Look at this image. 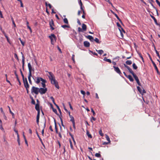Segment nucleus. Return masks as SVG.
Segmentation results:
<instances>
[{"instance_id":"nucleus-1","label":"nucleus","mask_w":160,"mask_h":160,"mask_svg":"<svg viewBox=\"0 0 160 160\" xmlns=\"http://www.w3.org/2000/svg\"><path fill=\"white\" fill-rule=\"evenodd\" d=\"M49 76H48L49 79L51 81V83L52 84H54L56 88L58 89H59V86L58 83L56 80L55 77L53 74L51 72H48Z\"/></svg>"},{"instance_id":"nucleus-2","label":"nucleus","mask_w":160,"mask_h":160,"mask_svg":"<svg viewBox=\"0 0 160 160\" xmlns=\"http://www.w3.org/2000/svg\"><path fill=\"white\" fill-rule=\"evenodd\" d=\"M39 88L36 87L34 86H33L31 89V92L32 93H34L36 95H38L39 92Z\"/></svg>"},{"instance_id":"nucleus-3","label":"nucleus","mask_w":160,"mask_h":160,"mask_svg":"<svg viewBox=\"0 0 160 160\" xmlns=\"http://www.w3.org/2000/svg\"><path fill=\"white\" fill-rule=\"evenodd\" d=\"M148 56L151 60V61L154 67L155 68V70L157 71V72L158 74H159V71L158 70V68H157V66L156 65V64H155V63L152 60L150 55V54L148 53Z\"/></svg>"},{"instance_id":"nucleus-4","label":"nucleus","mask_w":160,"mask_h":160,"mask_svg":"<svg viewBox=\"0 0 160 160\" xmlns=\"http://www.w3.org/2000/svg\"><path fill=\"white\" fill-rule=\"evenodd\" d=\"M39 92L41 94H43L46 93L47 91V88H39Z\"/></svg>"},{"instance_id":"nucleus-5","label":"nucleus","mask_w":160,"mask_h":160,"mask_svg":"<svg viewBox=\"0 0 160 160\" xmlns=\"http://www.w3.org/2000/svg\"><path fill=\"white\" fill-rule=\"evenodd\" d=\"M133 78H134L135 80H136V81L137 82L138 85L139 86H141V85L140 82L138 78V77L134 73H133L132 74Z\"/></svg>"},{"instance_id":"nucleus-6","label":"nucleus","mask_w":160,"mask_h":160,"mask_svg":"<svg viewBox=\"0 0 160 160\" xmlns=\"http://www.w3.org/2000/svg\"><path fill=\"white\" fill-rule=\"evenodd\" d=\"M28 68L29 74L28 77V79L31 78V77H32L31 70V65L30 63H28Z\"/></svg>"},{"instance_id":"nucleus-7","label":"nucleus","mask_w":160,"mask_h":160,"mask_svg":"<svg viewBox=\"0 0 160 160\" xmlns=\"http://www.w3.org/2000/svg\"><path fill=\"white\" fill-rule=\"evenodd\" d=\"M49 38L51 39V44L53 45L54 44L53 43V38H54L55 40L56 39V37L54 34H51L50 36H49Z\"/></svg>"},{"instance_id":"nucleus-8","label":"nucleus","mask_w":160,"mask_h":160,"mask_svg":"<svg viewBox=\"0 0 160 160\" xmlns=\"http://www.w3.org/2000/svg\"><path fill=\"white\" fill-rule=\"evenodd\" d=\"M113 67L114 68L115 71L118 73L120 75H121L122 74V73L119 69V68L117 67H116L115 66H113Z\"/></svg>"},{"instance_id":"nucleus-9","label":"nucleus","mask_w":160,"mask_h":160,"mask_svg":"<svg viewBox=\"0 0 160 160\" xmlns=\"http://www.w3.org/2000/svg\"><path fill=\"white\" fill-rule=\"evenodd\" d=\"M49 24L51 30H54L55 29V28L53 27V26H54V22L52 19H51V21H50L49 22Z\"/></svg>"},{"instance_id":"nucleus-10","label":"nucleus","mask_w":160,"mask_h":160,"mask_svg":"<svg viewBox=\"0 0 160 160\" xmlns=\"http://www.w3.org/2000/svg\"><path fill=\"white\" fill-rule=\"evenodd\" d=\"M124 67L126 68L129 71V72L132 75L134 73L133 72L132 70V69L128 66L126 64H124Z\"/></svg>"},{"instance_id":"nucleus-11","label":"nucleus","mask_w":160,"mask_h":160,"mask_svg":"<svg viewBox=\"0 0 160 160\" xmlns=\"http://www.w3.org/2000/svg\"><path fill=\"white\" fill-rule=\"evenodd\" d=\"M21 53L22 55V67L23 69L24 70V61H25V58L23 54L22 53V52H21Z\"/></svg>"},{"instance_id":"nucleus-12","label":"nucleus","mask_w":160,"mask_h":160,"mask_svg":"<svg viewBox=\"0 0 160 160\" xmlns=\"http://www.w3.org/2000/svg\"><path fill=\"white\" fill-rule=\"evenodd\" d=\"M36 133L37 135V136H38V138H39L42 144V145H43V146L45 148V145H44V144H43L42 141V140L41 139V138L40 137L37 131V130H36Z\"/></svg>"},{"instance_id":"nucleus-13","label":"nucleus","mask_w":160,"mask_h":160,"mask_svg":"<svg viewBox=\"0 0 160 160\" xmlns=\"http://www.w3.org/2000/svg\"><path fill=\"white\" fill-rule=\"evenodd\" d=\"M83 44L84 46L88 48L90 46V43L88 41H84L83 42Z\"/></svg>"},{"instance_id":"nucleus-14","label":"nucleus","mask_w":160,"mask_h":160,"mask_svg":"<svg viewBox=\"0 0 160 160\" xmlns=\"http://www.w3.org/2000/svg\"><path fill=\"white\" fill-rule=\"evenodd\" d=\"M52 110L57 115H59L57 113V110L56 109H55L53 108L52 105L51 103L50 104Z\"/></svg>"},{"instance_id":"nucleus-15","label":"nucleus","mask_w":160,"mask_h":160,"mask_svg":"<svg viewBox=\"0 0 160 160\" xmlns=\"http://www.w3.org/2000/svg\"><path fill=\"white\" fill-rule=\"evenodd\" d=\"M85 37L88 39H89L92 42L94 41L93 38L92 36L88 35V36H85Z\"/></svg>"},{"instance_id":"nucleus-16","label":"nucleus","mask_w":160,"mask_h":160,"mask_svg":"<svg viewBox=\"0 0 160 160\" xmlns=\"http://www.w3.org/2000/svg\"><path fill=\"white\" fill-rule=\"evenodd\" d=\"M35 108L38 112L39 111L40 112L39 104H36L35 105Z\"/></svg>"},{"instance_id":"nucleus-17","label":"nucleus","mask_w":160,"mask_h":160,"mask_svg":"<svg viewBox=\"0 0 160 160\" xmlns=\"http://www.w3.org/2000/svg\"><path fill=\"white\" fill-rule=\"evenodd\" d=\"M82 29L83 31H86L87 30V26L84 23L82 24Z\"/></svg>"},{"instance_id":"nucleus-18","label":"nucleus","mask_w":160,"mask_h":160,"mask_svg":"<svg viewBox=\"0 0 160 160\" xmlns=\"http://www.w3.org/2000/svg\"><path fill=\"white\" fill-rule=\"evenodd\" d=\"M54 123H55V128L56 132V133H58V128H57V125H56V120L55 118H54Z\"/></svg>"},{"instance_id":"nucleus-19","label":"nucleus","mask_w":160,"mask_h":160,"mask_svg":"<svg viewBox=\"0 0 160 160\" xmlns=\"http://www.w3.org/2000/svg\"><path fill=\"white\" fill-rule=\"evenodd\" d=\"M23 81L24 87L25 86V85H27L28 84L27 78H25L23 80Z\"/></svg>"},{"instance_id":"nucleus-20","label":"nucleus","mask_w":160,"mask_h":160,"mask_svg":"<svg viewBox=\"0 0 160 160\" xmlns=\"http://www.w3.org/2000/svg\"><path fill=\"white\" fill-rule=\"evenodd\" d=\"M127 78H128L130 81L131 82H133L134 81V79L132 78V76L131 75H128V76L127 77Z\"/></svg>"},{"instance_id":"nucleus-21","label":"nucleus","mask_w":160,"mask_h":160,"mask_svg":"<svg viewBox=\"0 0 160 160\" xmlns=\"http://www.w3.org/2000/svg\"><path fill=\"white\" fill-rule=\"evenodd\" d=\"M56 107V108H57L58 109V110L59 112V113L60 114H62V112H61V111L59 107L58 106V105H57L56 103L55 102L54 103H53Z\"/></svg>"},{"instance_id":"nucleus-22","label":"nucleus","mask_w":160,"mask_h":160,"mask_svg":"<svg viewBox=\"0 0 160 160\" xmlns=\"http://www.w3.org/2000/svg\"><path fill=\"white\" fill-rule=\"evenodd\" d=\"M150 16L153 19L155 24L156 25H158V22H157V20L154 17L151 15H150Z\"/></svg>"},{"instance_id":"nucleus-23","label":"nucleus","mask_w":160,"mask_h":160,"mask_svg":"<svg viewBox=\"0 0 160 160\" xmlns=\"http://www.w3.org/2000/svg\"><path fill=\"white\" fill-rule=\"evenodd\" d=\"M103 60L104 61H105L106 62H108L110 63H111L112 62L111 61L110 59H107V58L105 57L103 59Z\"/></svg>"},{"instance_id":"nucleus-24","label":"nucleus","mask_w":160,"mask_h":160,"mask_svg":"<svg viewBox=\"0 0 160 160\" xmlns=\"http://www.w3.org/2000/svg\"><path fill=\"white\" fill-rule=\"evenodd\" d=\"M8 108L9 109V111L10 113L12 115V118H14V113L12 112V111L11 110L10 107L9 106H8Z\"/></svg>"},{"instance_id":"nucleus-25","label":"nucleus","mask_w":160,"mask_h":160,"mask_svg":"<svg viewBox=\"0 0 160 160\" xmlns=\"http://www.w3.org/2000/svg\"><path fill=\"white\" fill-rule=\"evenodd\" d=\"M96 50L97 52H98V53L100 55L102 54V53H103L104 52L102 50H98L97 49H96Z\"/></svg>"},{"instance_id":"nucleus-26","label":"nucleus","mask_w":160,"mask_h":160,"mask_svg":"<svg viewBox=\"0 0 160 160\" xmlns=\"http://www.w3.org/2000/svg\"><path fill=\"white\" fill-rule=\"evenodd\" d=\"M132 62L130 60H128L126 61V63L127 65H130L132 64Z\"/></svg>"},{"instance_id":"nucleus-27","label":"nucleus","mask_w":160,"mask_h":160,"mask_svg":"<svg viewBox=\"0 0 160 160\" xmlns=\"http://www.w3.org/2000/svg\"><path fill=\"white\" fill-rule=\"evenodd\" d=\"M87 135L88 136V137L90 138H92V136L91 134H89V132L88 131H87Z\"/></svg>"},{"instance_id":"nucleus-28","label":"nucleus","mask_w":160,"mask_h":160,"mask_svg":"<svg viewBox=\"0 0 160 160\" xmlns=\"http://www.w3.org/2000/svg\"><path fill=\"white\" fill-rule=\"evenodd\" d=\"M41 78V77H38L37 78V80L36 82L37 84H38L40 82V81H41V80H40Z\"/></svg>"},{"instance_id":"nucleus-29","label":"nucleus","mask_w":160,"mask_h":160,"mask_svg":"<svg viewBox=\"0 0 160 160\" xmlns=\"http://www.w3.org/2000/svg\"><path fill=\"white\" fill-rule=\"evenodd\" d=\"M46 126V121H45V123H44V128L42 130V136L44 135V129Z\"/></svg>"},{"instance_id":"nucleus-30","label":"nucleus","mask_w":160,"mask_h":160,"mask_svg":"<svg viewBox=\"0 0 160 160\" xmlns=\"http://www.w3.org/2000/svg\"><path fill=\"white\" fill-rule=\"evenodd\" d=\"M105 135L106 139L108 141V142L110 143V140L109 136L107 134H106Z\"/></svg>"},{"instance_id":"nucleus-31","label":"nucleus","mask_w":160,"mask_h":160,"mask_svg":"<svg viewBox=\"0 0 160 160\" xmlns=\"http://www.w3.org/2000/svg\"><path fill=\"white\" fill-rule=\"evenodd\" d=\"M61 27L63 28H70L69 25H63L61 26Z\"/></svg>"},{"instance_id":"nucleus-32","label":"nucleus","mask_w":160,"mask_h":160,"mask_svg":"<svg viewBox=\"0 0 160 160\" xmlns=\"http://www.w3.org/2000/svg\"><path fill=\"white\" fill-rule=\"evenodd\" d=\"M132 67L134 69L136 70L138 68V67L135 63H133L132 64Z\"/></svg>"},{"instance_id":"nucleus-33","label":"nucleus","mask_w":160,"mask_h":160,"mask_svg":"<svg viewBox=\"0 0 160 160\" xmlns=\"http://www.w3.org/2000/svg\"><path fill=\"white\" fill-rule=\"evenodd\" d=\"M63 22L67 24H68V21L67 18H65L63 19Z\"/></svg>"},{"instance_id":"nucleus-34","label":"nucleus","mask_w":160,"mask_h":160,"mask_svg":"<svg viewBox=\"0 0 160 160\" xmlns=\"http://www.w3.org/2000/svg\"><path fill=\"white\" fill-rule=\"evenodd\" d=\"M137 88L138 91L139 92V93L140 94L142 93V89L139 86H137Z\"/></svg>"},{"instance_id":"nucleus-35","label":"nucleus","mask_w":160,"mask_h":160,"mask_svg":"<svg viewBox=\"0 0 160 160\" xmlns=\"http://www.w3.org/2000/svg\"><path fill=\"white\" fill-rule=\"evenodd\" d=\"M79 4H80V6L81 9H82V2L81 0H80V1H79Z\"/></svg>"},{"instance_id":"nucleus-36","label":"nucleus","mask_w":160,"mask_h":160,"mask_svg":"<svg viewBox=\"0 0 160 160\" xmlns=\"http://www.w3.org/2000/svg\"><path fill=\"white\" fill-rule=\"evenodd\" d=\"M70 118H71L70 121H71L72 122H74V120L73 117L71 116L70 117Z\"/></svg>"},{"instance_id":"nucleus-37","label":"nucleus","mask_w":160,"mask_h":160,"mask_svg":"<svg viewBox=\"0 0 160 160\" xmlns=\"http://www.w3.org/2000/svg\"><path fill=\"white\" fill-rule=\"evenodd\" d=\"M94 40L98 43H100V42L99 39L97 38H96L95 39H94Z\"/></svg>"},{"instance_id":"nucleus-38","label":"nucleus","mask_w":160,"mask_h":160,"mask_svg":"<svg viewBox=\"0 0 160 160\" xmlns=\"http://www.w3.org/2000/svg\"><path fill=\"white\" fill-rule=\"evenodd\" d=\"M69 142H70V144L71 148L72 149H73V145L72 144V143L71 140L70 139H69Z\"/></svg>"},{"instance_id":"nucleus-39","label":"nucleus","mask_w":160,"mask_h":160,"mask_svg":"<svg viewBox=\"0 0 160 160\" xmlns=\"http://www.w3.org/2000/svg\"><path fill=\"white\" fill-rule=\"evenodd\" d=\"M99 134L101 136H103V134L102 133V131L101 129H100L99 132Z\"/></svg>"},{"instance_id":"nucleus-40","label":"nucleus","mask_w":160,"mask_h":160,"mask_svg":"<svg viewBox=\"0 0 160 160\" xmlns=\"http://www.w3.org/2000/svg\"><path fill=\"white\" fill-rule=\"evenodd\" d=\"M111 11L112 12V13L113 14H114V16H116V17L117 18L119 17H118V16L117 15L116 13H114V12H113L112 10H111Z\"/></svg>"},{"instance_id":"nucleus-41","label":"nucleus","mask_w":160,"mask_h":160,"mask_svg":"<svg viewBox=\"0 0 160 160\" xmlns=\"http://www.w3.org/2000/svg\"><path fill=\"white\" fill-rule=\"evenodd\" d=\"M20 73H21V75H22V80H23V79H24L25 78H24V76L22 73V71H21V69H20Z\"/></svg>"},{"instance_id":"nucleus-42","label":"nucleus","mask_w":160,"mask_h":160,"mask_svg":"<svg viewBox=\"0 0 160 160\" xmlns=\"http://www.w3.org/2000/svg\"><path fill=\"white\" fill-rule=\"evenodd\" d=\"M40 80L43 83H46L47 82L46 80L43 79L42 78H40Z\"/></svg>"},{"instance_id":"nucleus-43","label":"nucleus","mask_w":160,"mask_h":160,"mask_svg":"<svg viewBox=\"0 0 160 160\" xmlns=\"http://www.w3.org/2000/svg\"><path fill=\"white\" fill-rule=\"evenodd\" d=\"M40 112L39 111L38 112V114L37 116V119H39L40 117Z\"/></svg>"},{"instance_id":"nucleus-44","label":"nucleus","mask_w":160,"mask_h":160,"mask_svg":"<svg viewBox=\"0 0 160 160\" xmlns=\"http://www.w3.org/2000/svg\"><path fill=\"white\" fill-rule=\"evenodd\" d=\"M19 40H20V41L21 42V43L22 44V45L23 46H24V43H25L24 42H23V41L21 40V38H19Z\"/></svg>"},{"instance_id":"nucleus-45","label":"nucleus","mask_w":160,"mask_h":160,"mask_svg":"<svg viewBox=\"0 0 160 160\" xmlns=\"http://www.w3.org/2000/svg\"><path fill=\"white\" fill-rule=\"evenodd\" d=\"M16 78L17 79V80H18V82H19V85H21V83L19 80V79L18 77V76H17V77H16Z\"/></svg>"},{"instance_id":"nucleus-46","label":"nucleus","mask_w":160,"mask_h":160,"mask_svg":"<svg viewBox=\"0 0 160 160\" xmlns=\"http://www.w3.org/2000/svg\"><path fill=\"white\" fill-rule=\"evenodd\" d=\"M95 156L97 157H101V155L99 153H96L95 154Z\"/></svg>"},{"instance_id":"nucleus-47","label":"nucleus","mask_w":160,"mask_h":160,"mask_svg":"<svg viewBox=\"0 0 160 160\" xmlns=\"http://www.w3.org/2000/svg\"><path fill=\"white\" fill-rule=\"evenodd\" d=\"M78 30L79 32H83V31L82 29L80 27L78 28Z\"/></svg>"},{"instance_id":"nucleus-48","label":"nucleus","mask_w":160,"mask_h":160,"mask_svg":"<svg viewBox=\"0 0 160 160\" xmlns=\"http://www.w3.org/2000/svg\"><path fill=\"white\" fill-rule=\"evenodd\" d=\"M89 51L91 52L92 53V54H94V55H95L96 56H98V54H97V53H95V52H93V51Z\"/></svg>"},{"instance_id":"nucleus-49","label":"nucleus","mask_w":160,"mask_h":160,"mask_svg":"<svg viewBox=\"0 0 160 160\" xmlns=\"http://www.w3.org/2000/svg\"><path fill=\"white\" fill-rule=\"evenodd\" d=\"M74 57L75 55L74 54H73L72 56V60L74 63H75V61L74 60Z\"/></svg>"},{"instance_id":"nucleus-50","label":"nucleus","mask_w":160,"mask_h":160,"mask_svg":"<svg viewBox=\"0 0 160 160\" xmlns=\"http://www.w3.org/2000/svg\"><path fill=\"white\" fill-rule=\"evenodd\" d=\"M68 103L69 105V106H70V108L72 110H73V108H72V105H71V104L70 102H68Z\"/></svg>"},{"instance_id":"nucleus-51","label":"nucleus","mask_w":160,"mask_h":160,"mask_svg":"<svg viewBox=\"0 0 160 160\" xmlns=\"http://www.w3.org/2000/svg\"><path fill=\"white\" fill-rule=\"evenodd\" d=\"M91 112H92L93 115L94 116L95 115V112L93 110V109L92 108H91Z\"/></svg>"},{"instance_id":"nucleus-52","label":"nucleus","mask_w":160,"mask_h":160,"mask_svg":"<svg viewBox=\"0 0 160 160\" xmlns=\"http://www.w3.org/2000/svg\"><path fill=\"white\" fill-rule=\"evenodd\" d=\"M81 93L83 95V97H84V96L85 94V92L83 91V90H81Z\"/></svg>"},{"instance_id":"nucleus-53","label":"nucleus","mask_w":160,"mask_h":160,"mask_svg":"<svg viewBox=\"0 0 160 160\" xmlns=\"http://www.w3.org/2000/svg\"><path fill=\"white\" fill-rule=\"evenodd\" d=\"M139 57L141 58L142 61L143 62H144V61L143 58V57H142L141 54L140 53L139 54Z\"/></svg>"},{"instance_id":"nucleus-54","label":"nucleus","mask_w":160,"mask_h":160,"mask_svg":"<svg viewBox=\"0 0 160 160\" xmlns=\"http://www.w3.org/2000/svg\"><path fill=\"white\" fill-rule=\"evenodd\" d=\"M117 19L120 22L121 24L122 25H123V24L122 22V21L120 19V18H119V17Z\"/></svg>"},{"instance_id":"nucleus-55","label":"nucleus","mask_w":160,"mask_h":160,"mask_svg":"<svg viewBox=\"0 0 160 160\" xmlns=\"http://www.w3.org/2000/svg\"><path fill=\"white\" fill-rule=\"evenodd\" d=\"M15 58L18 60H19V59L18 58V56L16 53L14 54Z\"/></svg>"},{"instance_id":"nucleus-56","label":"nucleus","mask_w":160,"mask_h":160,"mask_svg":"<svg viewBox=\"0 0 160 160\" xmlns=\"http://www.w3.org/2000/svg\"><path fill=\"white\" fill-rule=\"evenodd\" d=\"M96 119L95 118L93 117H92L91 121V122H93L92 121V120H93L94 121H95L96 120Z\"/></svg>"},{"instance_id":"nucleus-57","label":"nucleus","mask_w":160,"mask_h":160,"mask_svg":"<svg viewBox=\"0 0 160 160\" xmlns=\"http://www.w3.org/2000/svg\"><path fill=\"white\" fill-rule=\"evenodd\" d=\"M117 26L119 28H122L121 26V25L118 22L117 23Z\"/></svg>"},{"instance_id":"nucleus-58","label":"nucleus","mask_w":160,"mask_h":160,"mask_svg":"<svg viewBox=\"0 0 160 160\" xmlns=\"http://www.w3.org/2000/svg\"><path fill=\"white\" fill-rule=\"evenodd\" d=\"M50 98L52 100L53 103H55V102L54 101V98L52 97H50Z\"/></svg>"},{"instance_id":"nucleus-59","label":"nucleus","mask_w":160,"mask_h":160,"mask_svg":"<svg viewBox=\"0 0 160 160\" xmlns=\"http://www.w3.org/2000/svg\"><path fill=\"white\" fill-rule=\"evenodd\" d=\"M63 108H64V110L66 112H68V110H67V109L66 108V107H65V106L64 104H63Z\"/></svg>"},{"instance_id":"nucleus-60","label":"nucleus","mask_w":160,"mask_h":160,"mask_svg":"<svg viewBox=\"0 0 160 160\" xmlns=\"http://www.w3.org/2000/svg\"><path fill=\"white\" fill-rule=\"evenodd\" d=\"M45 83H43V82H42L41 83V84L42 85V87L43 88H45V87H46V85L45 84Z\"/></svg>"},{"instance_id":"nucleus-61","label":"nucleus","mask_w":160,"mask_h":160,"mask_svg":"<svg viewBox=\"0 0 160 160\" xmlns=\"http://www.w3.org/2000/svg\"><path fill=\"white\" fill-rule=\"evenodd\" d=\"M146 93V92L145 90L143 89L142 91V93H141L142 94H143L144 93Z\"/></svg>"},{"instance_id":"nucleus-62","label":"nucleus","mask_w":160,"mask_h":160,"mask_svg":"<svg viewBox=\"0 0 160 160\" xmlns=\"http://www.w3.org/2000/svg\"><path fill=\"white\" fill-rule=\"evenodd\" d=\"M5 37L6 38H7V40L8 42L9 43H10V42L9 39V38H8V36H6Z\"/></svg>"},{"instance_id":"nucleus-63","label":"nucleus","mask_w":160,"mask_h":160,"mask_svg":"<svg viewBox=\"0 0 160 160\" xmlns=\"http://www.w3.org/2000/svg\"><path fill=\"white\" fill-rule=\"evenodd\" d=\"M31 103L32 104L34 105L35 104V102L34 99L32 100Z\"/></svg>"},{"instance_id":"nucleus-64","label":"nucleus","mask_w":160,"mask_h":160,"mask_svg":"<svg viewBox=\"0 0 160 160\" xmlns=\"http://www.w3.org/2000/svg\"><path fill=\"white\" fill-rule=\"evenodd\" d=\"M0 110L2 114H4L5 113L2 108H1Z\"/></svg>"}]
</instances>
